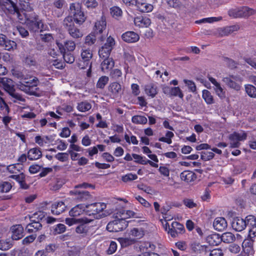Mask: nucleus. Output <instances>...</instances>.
<instances>
[{
  "mask_svg": "<svg viewBox=\"0 0 256 256\" xmlns=\"http://www.w3.org/2000/svg\"><path fill=\"white\" fill-rule=\"evenodd\" d=\"M70 16H66L62 21V26L70 36L74 38H82V32L75 26L74 22L82 24L86 20L84 12L82 10L81 5L78 3H72L70 6Z\"/></svg>",
  "mask_w": 256,
  "mask_h": 256,
  "instance_id": "f257e3e1",
  "label": "nucleus"
},
{
  "mask_svg": "<svg viewBox=\"0 0 256 256\" xmlns=\"http://www.w3.org/2000/svg\"><path fill=\"white\" fill-rule=\"evenodd\" d=\"M26 24L30 32H38L44 27L42 20L34 12L25 13Z\"/></svg>",
  "mask_w": 256,
  "mask_h": 256,
  "instance_id": "f03ea898",
  "label": "nucleus"
},
{
  "mask_svg": "<svg viewBox=\"0 0 256 256\" xmlns=\"http://www.w3.org/2000/svg\"><path fill=\"white\" fill-rule=\"evenodd\" d=\"M106 205L104 203L96 202L90 204L85 206V208L84 211L89 216H94L96 218H100V212H102L103 210L106 208Z\"/></svg>",
  "mask_w": 256,
  "mask_h": 256,
  "instance_id": "7ed1b4c3",
  "label": "nucleus"
},
{
  "mask_svg": "<svg viewBox=\"0 0 256 256\" xmlns=\"http://www.w3.org/2000/svg\"><path fill=\"white\" fill-rule=\"evenodd\" d=\"M126 218L124 217L109 222L106 226V230L113 232L122 230L128 226V222L125 220Z\"/></svg>",
  "mask_w": 256,
  "mask_h": 256,
  "instance_id": "20e7f679",
  "label": "nucleus"
},
{
  "mask_svg": "<svg viewBox=\"0 0 256 256\" xmlns=\"http://www.w3.org/2000/svg\"><path fill=\"white\" fill-rule=\"evenodd\" d=\"M115 44L114 38L111 36L107 38L106 42L98 51L100 57L102 58H110V52Z\"/></svg>",
  "mask_w": 256,
  "mask_h": 256,
  "instance_id": "39448f33",
  "label": "nucleus"
},
{
  "mask_svg": "<svg viewBox=\"0 0 256 256\" xmlns=\"http://www.w3.org/2000/svg\"><path fill=\"white\" fill-rule=\"evenodd\" d=\"M0 6L2 8L6 9L10 14H16L18 17L20 16L19 9L16 4L11 0H0Z\"/></svg>",
  "mask_w": 256,
  "mask_h": 256,
  "instance_id": "423d86ee",
  "label": "nucleus"
},
{
  "mask_svg": "<svg viewBox=\"0 0 256 256\" xmlns=\"http://www.w3.org/2000/svg\"><path fill=\"white\" fill-rule=\"evenodd\" d=\"M78 224H79L76 228V232L78 234L84 236L87 234L88 231V228L86 224L91 222L93 221V220L87 218H78Z\"/></svg>",
  "mask_w": 256,
  "mask_h": 256,
  "instance_id": "0eeeda50",
  "label": "nucleus"
},
{
  "mask_svg": "<svg viewBox=\"0 0 256 256\" xmlns=\"http://www.w3.org/2000/svg\"><path fill=\"white\" fill-rule=\"evenodd\" d=\"M222 80L228 87L236 90L238 91L241 88L240 85L235 82L238 81L241 82L242 81V78L239 76L230 75L228 77L224 78Z\"/></svg>",
  "mask_w": 256,
  "mask_h": 256,
  "instance_id": "6e6552de",
  "label": "nucleus"
},
{
  "mask_svg": "<svg viewBox=\"0 0 256 256\" xmlns=\"http://www.w3.org/2000/svg\"><path fill=\"white\" fill-rule=\"evenodd\" d=\"M184 232V226L177 222H173L170 226H169V230H168V233L172 238H176L178 236L179 234H182Z\"/></svg>",
  "mask_w": 256,
  "mask_h": 256,
  "instance_id": "1a4fd4ad",
  "label": "nucleus"
},
{
  "mask_svg": "<svg viewBox=\"0 0 256 256\" xmlns=\"http://www.w3.org/2000/svg\"><path fill=\"white\" fill-rule=\"evenodd\" d=\"M70 195L74 196V199L78 202H85L92 198V195L86 190H74L70 192Z\"/></svg>",
  "mask_w": 256,
  "mask_h": 256,
  "instance_id": "9d476101",
  "label": "nucleus"
},
{
  "mask_svg": "<svg viewBox=\"0 0 256 256\" xmlns=\"http://www.w3.org/2000/svg\"><path fill=\"white\" fill-rule=\"evenodd\" d=\"M246 134L244 132L241 134L234 132L229 136V139L230 140V145L231 148H238L240 144V141L246 140Z\"/></svg>",
  "mask_w": 256,
  "mask_h": 256,
  "instance_id": "9b49d317",
  "label": "nucleus"
},
{
  "mask_svg": "<svg viewBox=\"0 0 256 256\" xmlns=\"http://www.w3.org/2000/svg\"><path fill=\"white\" fill-rule=\"evenodd\" d=\"M27 78H24L22 82H20L18 84V88L30 95H36V92L34 90L36 86H32L31 82L26 81Z\"/></svg>",
  "mask_w": 256,
  "mask_h": 256,
  "instance_id": "f8f14e48",
  "label": "nucleus"
},
{
  "mask_svg": "<svg viewBox=\"0 0 256 256\" xmlns=\"http://www.w3.org/2000/svg\"><path fill=\"white\" fill-rule=\"evenodd\" d=\"M16 43L12 40H9L6 36L2 34H0V47L2 48L10 50L16 48Z\"/></svg>",
  "mask_w": 256,
  "mask_h": 256,
  "instance_id": "ddd939ff",
  "label": "nucleus"
},
{
  "mask_svg": "<svg viewBox=\"0 0 256 256\" xmlns=\"http://www.w3.org/2000/svg\"><path fill=\"white\" fill-rule=\"evenodd\" d=\"M239 28L238 26L236 25L220 28L217 30L216 34L220 36H226L232 34L234 32L238 30Z\"/></svg>",
  "mask_w": 256,
  "mask_h": 256,
  "instance_id": "4468645a",
  "label": "nucleus"
},
{
  "mask_svg": "<svg viewBox=\"0 0 256 256\" xmlns=\"http://www.w3.org/2000/svg\"><path fill=\"white\" fill-rule=\"evenodd\" d=\"M57 45L60 52L62 54L64 61L68 64H72L74 61V57L70 52L66 51V49L62 44L57 43Z\"/></svg>",
  "mask_w": 256,
  "mask_h": 256,
  "instance_id": "2eb2a0df",
  "label": "nucleus"
},
{
  "mask_svg": "<svg viewBox=\"0 0 256 256\" xmlns=\"http://www.w3.org/2000/svg\"><path fill=\"white\" fill-rule=\"evenodd\" d=\"M12 232V238L14 240H18L24 236V228L22 225L16 224L11 227Z\"/></svg>",
  "mask_w": 256,
  "mask_h": 256,
  "instance_id": "dca6fc26",
  "label": "nucleus"
},
{
  "mask_svg": "<svg viewBox=\"0 0 256 256\" xmlns=\"http://www.w3.org/2000/svg\"><path fill=\"white\" fill-rule=\"evenodd\" d=\"M232 226L236 231L241 232L246 227V221L242 218L236 217L234 218Z\"/></svg>",
  "mask_w": 256,
  "mask_h": 256,
  "instance_id": "f3484780",
  "label": "nucleus"
},
{
  "mask_svg": "<svg viewBox=\"0 0 256 256\" xmlns=\"http://www.w3.org/2000/svg\"><path fill=\"white\" fill-rule=\"evenodd\" d=\"M228 226L226 219L222 217H218L215 218L213 222L214 228L218 231L224 230Z\"/></svg>",
  "mask_w": 256,
  "mask_h": 256,
  "instance_id": "a211bd4d",
  "label": "nucleus"
},
{
  "mask_svg": "<svg viewBox=\"0 0 256 256\" xmlns=\"http://www.w3.org/2000/svg\"><path fill=\"white\" fill-rule=\"evenodd\" d=\"M106 18L102 16L100 20L95 23L94 33L97 36L102 34L106 28Z\"/></svg>",
  "mask_w": 256,
  "mask_h": 256,
  "instance_id": "6ab92c4d",
  "label": "nucleus"
},
{
  "mask_svg": "<svg viewBox=\"0 0 256 256\" xmlns=\"http://www.w3.org/2000/svg\"><path fill=\"white\" fill-rule=\"evenodd\" d=\"M108 91L111 92V96L114 97L118 96L122 92L121 85L116 82L111 83L109 85Z\"/></svg>",
  "mask_w": 256,
  "mask_h": 256,
  "instance_id": "aec40b11",
  "label": "nucleus"
},
{
  "mask_svg": "<svg viewBox=\"0 0 256 256\" xmlns=\"http://www.w3.org/2000/svg\"><path fill=\"white\" fill-rule=\"evenodd\" d=\"M180 179L187 183L194 182L196 178V174L189 170H185L182 172L180 174Z\"/></svg>",
  "mask_w": 256,
  "mask_h": 256,
  "instance_id": "412c9836",
  "label": "nucleus"
},
{
  "mask_svg": "<svg viewBox=\"0 0 256 256\" xmlns=\"http://www.w3.org/2000/svg\"><path fill=\"white\" fill-rule=\"evenodd\" d=\"M122 39L127 42H135L139 38V36L134 32H127L122 36Z\"/></svg>",
  "mask_w": 256,
  "mask_h": 256,
  "instance_id": "4be33fe9",
  "label": "nucleus"
},
{
  "mask_svg": "<svg viewBox=\"0 0 256 256\" xmlns=\"http://www.w3.org/2000/svg\"><path fill=\"white\" fill-rule=\"evenodd\" d=\"M66 206L62 202H56L52 206V212L54 214H60L65 210Z\"/></svg>",
  "mask_w": 256,
  "mask_h": 256,
  "instance_id": "5701e85b",
  "label": "nucleus"
},
{
  "mask_svg": "<svg viewBox=\"0 0 256 256\" xmlns=\"http://www.w3.org/2000/svg\"><path fill=\"white\" fill-rule=\"evenodd\" d=\"M104 60L101 64V69L104 72H108L114 66V62L111 58H103Z\"/></svg>",
  "mask_w": 256,
  "mask_h": 256,
  "instance_id": "b1692460",
  "label": "nucleus"
},
{
  "mask_svg": "<svg viewBox=\"0 0 256 256\" xmlns=\"http://www.w3.org/2000/svg\"><path fill=\"white\" fill-rule=\"evenodd\" d=\"M134 23L136 26L140 27H147L150 25L151 21L147 17L138 16L134 18Z\"/></svg>",
  "mask_w": 256,
  "mask_h": 256,
  "instance_id": "393cba45",
  "label": "nucleus"
},
{
  "mask_svg": "<svg viewBox=\"0 0 256 256\" xmlns=\"http://www.w3.org/2000/svg\"><path fill=\"white\" fill-rule=\"evenodd\" d=\"M42 156V152L40 148H33L29 150L28 153V158L30 160H36L40 158Z\"/></svg>",
  "mask_w": 256,
  "mask_h": 256,
  "instance_id": "a878e982",
  "label": "nucleus"
},
{
  "mask_svg": "<svg viewBox=\"0 0 256 256\" xmlns=\"http://www.w3.org/2000/svg\"><path fill=\"white\" fill-rule=\"evenodd\" d=\"M42 228V224L39 222H31L28 224L26 228V230L28 233H32L36 232L38 230H40Z\"/></svg>",
  "mask_w": 256,
  "mask_h": 256,
  "instance_id": "bb28decb",
  "label": "nucleus"
},
{
  "mask_svg": "<svg viewBox=\"0 0 256 256\" xmlns=\"http://www.w3.org/2000/svg\"><path fill=\"white\" fill-rule=\"evenodd\" d=\"M96 38L100 39V41H103L106 38V37L104 35H102L98 37L96 34L95 35L90 34L86 37L85 44L88 46L92 45L96 42Z\"/></svg>",
  "mask_w": 256,
  "mask_h": 256,
  "instance_id": "cd10ccee",
  "label": "nucleus"
},
{
  "mask_svg": "<svg viewBox=\"0 0 256 256\" xmlns=\"http://www.w3.org/2000/svg\"><path fill=\"white\" fill-rule=\"evenodd\" d=\"M206 241L211 246H218L222 242V239L219 234H212L207 236Z\"/></svg>",
  "mask_w": 256,
  "mask_h": 256,
  "instance_id": "c85d7f7f",
  "label": "nucleus"
},
{
  "mask_svg": "<svg viewBox=\"0 0 256 256\" xmlns=\"http://www.w3.org/2000/svg\"><path fill=\"white\" fill-rule=\"evenodd\" d=\"M136 6L138 10L142 12H151L153 9L152 5L146 2H138Z\"/></svg>",
  "mask_w": 256,
  "mask_h": 256,
  "instance_id": "c756f323",
  "label": "nucleus"
},
{
  "mask_svg": "<svg viewBox=\"0 0 256 256\" xmlns=\"http://www.w3.org/2000/svg\"><path fill=\"white\" fill-rule=\"evenodd\" d=\"M202 97L208 104H212L214 103V96L208 90H202Z\"/></svg>",
  "mask_w": 256,
  "mask_h": 256,
  "instance_id": "7c9ffc66",
  "label": "nucleus"
},
{
  "mask_svg": "<svg viewBox=\"0 0 256 256\" xmlns=\"http://www.w3.org/2000/svg\"><path fill=\"white\" fill-rule=\"evenodd\" d=\"M118 240L122 247L125 248L135 244L136 239L131 238H120Z\"/></svg>",
  "mask_w": 256,
  "mask_h": 256,
  "instance_id": "2f4dec72",
  "label": "nucleus"
},
{
  "mask_svg": "<svg viewBox=\"0 0 256 256\" xmlns=\"http://www.w3.org/2000/svg\"><path fill=\"white\" fill-rule=\"evenodd\" d=\"M145 91L147 94L154 98L158 94L157 86L153 84H148L146 86Z\"/></svg>",
  "mask_w": 256,
  "mask_h": 256,
  "instance_id": "473e14b6",
  "label": "nucleus"
},
{
  "mask_svg": "<svg viewBox=\"0 0 256 256\" xmlns=\"http://www.w3.org/2000/svg\"><path fill=\"white\" fill-rule=\"evenodd\" d=\"M222 242L229 244L234 241L236 238L234 235L230 232H226L222 234L220 236Z\"/></svg>",
  "mask_w": 256,
  "mask_h": 256,
  "instance_id": "72a5a7b5",
  "label": "nucleus"
},
{
  "mask_svg": "<svg viewBox=\"0 0 256 256\" xmlns=\"http://www.w3.org/2000/svg\"><path fill=\"white\" fill-rule=\"evenodd\" d=\"M84 208H85L84 205L82 204H77L70 211V215L74 217L78 216L82 211H84Z\"/></svg>",
  "mask_w": 256,
  "mask_h": 256,
  "instance_id": "f704fd0d",
  "label": "nucleus"
},
{
  "mask_svg": "<svg viewBox=\"0 0 256 256\" xmlns=\"http://www.w3.org/2000/svg\"><path fill=\"white\" fill-rule=\"evenodd\" d=\"M240 14L242 18L248 17L254 14L255 10L246 6L240 8Z\"/></svg>",
  "mask_w": 256,
  "mask_h": 256,
  "instance_id": "c9c22d12",
  "label": "nucleus"
},
{
  "mask_svg": "<svg viewBox=\"0 0 256 256\" xmlns=\"http://www.w3.org/2000/svg\"><path fill=\"white\" fill-rule=\"evenodd\" d=\"M245 90L246 93L251 98H256V88L252 84H246Z\"/></svg>",
  "mask_w": 256,
  "mask_h": 256,
  "instance_id": "e433bc0d",
  "label": "nucleus"
},
{
  "mask_svg": "<svg viewBox=\"0 0 256 256\" xmlns=\"http://www.w3.org/2000/svg\"><path fill=\"white\" fill-rule=\"evenodd\" d=\"M45 217L44 213L39 211L32 214L30 216V222H39L42 220Z\"/></svg>",
  "mask_w": 256,
  "mask_h": 256,
  "instance_id": "4c0bfd02",
  "label": "nucleus"
},
{
  "mask_svg": "<svg viewBox=\"0 0 256 256\" xmlns=\"http://www.w3.org/2000/svg\"><path fill=\"white\" fill-rule=\"evenodd\" d=\"M81 56L84 62H87V64H88V62L92 58V54L90 50H85L82 52Z\"/></svg>",
  "mask_w": 256,
  "mask_h": 256,
  "instance_id": "58836bf2",
  "label": "nucleus"
},
{
  "mask_svg": "<svg viewBox=\"0 0 256 256\" xmlns=\"http://www.w3.org/2000/svg\"><path fill=\"white\" fill-rule=\"evenodd\" d=\"M132 121L136 124H146L148 122V120L144 116H134L132 118Z\"/></svg>",
  "mask_w": 256,
  "mask_h": 256,
  "instance_id": "ea45409f",
  "label": "nucleus"
},
{
  "mask_svg": "<svg viewBox=\"0 0 256 256\" xmlns=\"http://www.w3.org/2000/svg\"><path fill=\"white\" fill-rule=\"evenodd\" d=\"M222 20V16L219 17H211V18H202V20H196V24H202V23H212L214 22H218L221 20Z\"/></svg>",
  "mask_w": 256,
  "mask_h": 256,
  "instance_id": "a19ab883",
  "label": "nucleus"
},
{
  "mask_svg": "<svg viewBox=\"0 0 256 256\" xmlns=\"http://www.w3.org/2000/svg\"><path fill=\"white\" fill-rule=\"evenodd\" d=\"M214 90L217 96L220 98L223 99L226 98V92L222 88L220 84L214 86Z\"/></svg>",
  "mask_w": 256,
  "mask_h": 256,
  "instance_id": "79ce46f5",
  "label": "nucleus"
},
{
  "mask_svg": "<svg viewBox=\"0 0 256 256\" xmlns=\"http://www.w3.org/2000/svg\"><path fill=\"white\" fill-rule=\"evenodd\" d=\"M170 96H178L180 98L182 99L184 94L179 87H172Z\"/></svg>",
  "mask_w": 256,
  "mask_h": 256,
  "instance_id": "37998d69",
  "label": "nucleus"
},
{
  "mask_svg": "<svg viewBox=\"0 0 256 256\" xmlns=\"http://www.w3.org/2000/svg\"><path fill=\"white\" fill-rule=\"evenodd\" d=\"M20 168L22 169V166L19 164L9 165L6 168L7 170L12 174H16L20 171Z\"/></svg>",
  "mask_w": 256,
  "mask_h": 256,
  "instance_id": "c03bdc74",
  "label": "nucleus"
},
{
  "mask_svg": "<svg viewBox=\"0 0 256 256\" xmlns=\"http://www.w3.org/2000/svg\"><path fill=\"white\" fill-rule=\"evenodd\" d=\"M92 108L91 104L88 102H83L78 104V109L82 112L90 110Z\"/></svg>",
  "mask_w": 256,
  "mask_h": 256,
  "instance_id": "a18cd8bd",
  "label": "nucleus"
},
{
  "mask_svg": "<svg viewBox=\"0 0 256 256\" xmlns=\"http://www.w3.org/2000/svg\"><path fill=\"white\" fill-rule=\"evenodd\" d=\"M228 14L230 17L232 18H242L240 8L230 10L228 11Z\"/></svg>",
  "mask_w": 256,
  "mask_h": 256,
  "instance_id": "49530a36",
  "label": "nucleus"
},
{
  "mask_svg": "<svg viewBox=\"0 0 256 256\" xmlns=\"http://www.w3.org/2000/svg\"><path fill=\"white\" fill-rule=\"evenodd\" d=\"M130 234L132 236L136 237L138 239L142 238L144 236V231L138 228L132 229L130 230Z\"/></svg>",
  "mask_w": 256,
  "mask_h": 256,
  "instance_id": "de8ad7c7",
  "label": "nucleus"
},
{
  "mask_svg": "<svg viewBox=\"0 0 256 256\" xmlns=\"http://www.w3.org/2000/svg\"><path fill=\"white\" fill-rule=\"evenodd\" d=\"M109 80L108 77L106 76H101L96 86L100 88H104L105 86L107 84Z\"/></svg>",
  "mask_w": 256,
  "mask_h": 256,
  "instance_id": "09e8293b",
  "label": "nucleus"
},
{
  "mask_svg": "<svg viewBox=\"0 0 256 256\" xmlns=\"http://www.w3.org/2000/svg\"><path fill=\"white\" fill-rule=\"evenodd\" d=\"M244 220L246 221V226L249 228L256 226V218L253 216H247Z\"/></svg>",
  "mask_w": 256,
  "mask_h": 256,
  "instance_id": "8fccbe9b",
  "label": "nucleus"
},
{
  "mask_svg": "<svg viewBox=\"0 0 256 256\" xmlns=\"http://www.w3.org/2000/svg\"><path fill=\"white\" fill-rule=\"evenodd\" d=\"M64 48L66 50H67L68 52H71L74 50L76 48V44L74 41L68 40L64 42Z\"/></svg>",
  "mask_w": 256,
  "mask_h": 256,
  "instance_id": "3c124183",
  "label": "nucleus"
},
{
  "mask_svg": "<svg viewBox=\"0 0 256 256\" xmlns=\"http://www.w3.org/2000/svg\"><path fill=\"white\" fill-rule=\"evenodd\" d=\"M21 8L27 12H30L33 10L30 4L25 0L21 1L20 3Z\"/></svg>",
  "mask_w": 256,
  "mask_h": 256,
  "instance_id": "603ef678",
  "label": "nucleus"
},
{
  "mask_svg": "<svg viewBox=\"0 0 256 256\" xmlns=\"http://www.w3.org/2000/svg\"><path fill=\"white\" fill-rule=\"evenodd\" d=\"M138 178V176L136 174H132L131 173L128 174L124 176L122 178V180L124 182H130L133 180H135Z\"/></svg>",
  "mask_w": 256,
  "mask_h": 256,
  "instance_id": "864d4df0",
  "label": "nucleus"
},
{
  "mask_svg": "<svg viewBox=\"0 0 256 256\" xmlns=\"http://www.w3.org/2000/svg\"><path fill=\"white\" fill-rule=\"evenodd\" d=\"M12 188L11 184L8 182H3L0 185V192H7L10 191Z\"/></svg>",
  "mask_w": 256,
  "mask_h": 256,
  "instance_id": "5fc2aeb1",
  "label": "nucleus"
},
{
  "mask_svg": "<svg viewBox=\"0 0 256 256\" xmlns=\"http://www.w3.org/2000/svg\"><path fill=\"white\" fill-rule=\"evenodd\" d=\"M66 227L64 224H57L54 228V234H60L66 231Z\"/></svg>",
  "mask_w": 256,
  "mask_h": 256,
  "instance_id": "6e6d98bb",
  "label": "nucleus"
},
{
  "mask_svg": "<svg viewBox=\"0 0 256 256\" xmlns=\"http://www.w3.org/2000/svg\"><path fill=\"white\" fill-rule=\"evenodd\" d=\"M26 64L29 66H35L36 64V61L33 56H26L24 60Z\"/></svg>",
  "mask_w": 256,
  "mask_h": 256,
  "instance_id": "4d7b16f0",
  "label": "nucleus"
},
{
  "mask_svg": "<svg viewBox=\"0 0 256 256\" xmlns=\"http://www.w3.org/2000/svg\"><path fill=\"white\" fill-rule=\"evenodd\" d=\"M214 156L212 152H201V158L205 161L212 160Z\"/></svg>",
  "mask_w": 256,
  "mask_h": 256,
  "instance_id": "13d9d810",
  "label": "nucleus"
},
{
  "mask_svg": "<svg viewBox=\"0 0 256 256\" xmlns=\"http://www.w3.org/2000/svg\"><path fill=\"white\" fill-rule=\"evenodd\" d=\"M84 2L88 8H94L98 6V3L96 0H84Z\"/></svg>",
  "mask_w": 256,
  "mask_h": 256,
  "instance_id": "bf43d9fd",
  "label": "nucleus"
},
{
  "mask_svg": "<svg viewBox=\"0 0 256 256\" xmlns=\"http://www.w3.org/2000/svg\"><path fill=\"white\" fill-rule=\"evenodd\" d=\"M184 82L188 86L190 91L194 92L196 90V84L194 82L190 80H184Z\"/></svg>",
  "mask_w": 256,
  "mask_h": 256,
  "instance_id": "052dcab7",
  "label": "nucleus"
},
{
  "mask_svg": "<svg viewBox=\"0 0 256 256\" xmlns=\"http://www.w3.org/2000/svg\"><path fill=\"white\" fill-rule=\"evenodd\" d=\"M12 246V244L9 241L6 240H0V250H6L10 248Z\"/></svg>",
  "mask_w": 256,
  "mask_h": 256,
  "instance_id": "680f3d73",
  "label": "nucleus"
},
{
  "mask_svg": "<svg viewBox=\"0 0 256 256\" xmlns=\"http://www.w3.org/2000/svg\"><path fill=\"white\" fill-rule=\"evenodd\" d=\"M110 12L112 16H121L122 11L117 6H113L110 9Z\"/></svg>",
  "mask_w": 256,
  "mask_h": 256,
  "instance_id": "e2e57ef3",
  "label": "nucleus"
},
{
  "mask_svg": "<svg viewBox=\"0 0 256 256\" xmlns=\"http://www.w3.org/2000/svg\"><path fill=\"white\" fill-rule=\"evenodd\" d=\"M55 158L60 162H64L68 160V153H58L55 156Z\"/></svg>",
  "mask_w": 256,
  "mask_h": 256,
  "instance_id": "0e129e2a",
  "label": "nucleus"
},
{
  "mask_svg": "<svg viewBox=\"0 0 256 256\" xmlns=\"http://www.w3.org/2000/svg\"><path fill=\"white\" fill-rule=\"evenodd\" d=\"M36 234H32L26 237L22 241V243L24 245H28L34 241L36 238Z\"/></svg>",
  "mask_w": 256,
  "mask_h": 256,
  "instance_id": "69168bd1",
  "label": "nucleus"
},
{
  "mask_svg": "<svg viewBox=\"0 0 256 256\" xmlns=\"http://www.w3.org/2000/svg\"><path fill=\"white\" fill-rule=\"evenodd\" d=\"M65 4L64 0H55L53 3L54 6L58 10H62Z\"/></svg>",
  "mask_w": 256,
  "mask_h": 256,
  "instance_id": "338daca9",
  "label": "nucleus"
},
{
  "mask_svg": "<svg viewBox=\"0 0 256 256\" xmlns=\"http://www.w3.org/2000/svg\"><path fill=\"white\" fill-rule=\"evenodd\" d=\"M68 256H80V250L76 248H72L68 252Z\"/></svg>",
  "mask_w": 256,
  "mask_h": 256,
  "instance_id": "774afa93",
  "label": "nucleus"
}]
</instances>
